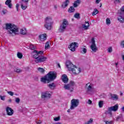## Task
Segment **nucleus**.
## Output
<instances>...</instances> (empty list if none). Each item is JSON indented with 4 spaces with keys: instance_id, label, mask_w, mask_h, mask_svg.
Listing matches in <instances>:
<instances>
[{
    "instance_id": "nucleus-1",
    "label": "nucleus",
    "mask_w": 124,
    "mask_h": 124,
    "mask_svg": "<svg viewBox=\"0 0 124 124\" xmlns=\"http://www.w3.org/2000/svg\"><path fill=\"white\" fill-rule=\"evenodd\" d=\"M57 73L54 71H50L44 77L41 78V81L44 84L49 83L54 81L57 78Z\"/></svg>"
},
{
    "instance_id": "nucleus-2",
    "label": "nucleus",
    "mask_w": 124,
    "mask_h": 124,
    "mask_svg": "<svg viewBox=\"0 0 124 124\" xmlns=\"http://www.w3.org/2000/svg\"><path fill=\"white\" fill-rule=\"evenodd\" d=\"M5 30L8 31V33L9 34H12V33H14V34L16 35L17 34V32L19 31V29H18L17 26L11 23L5 24Z\"/></svg>"
},
{
    "instance_id": "nucleus-3",
    "label": "nucleus",
    "mask_w": 124,
    "mask_h": 124,
    "mask_svg": "<svg viewBox=\"0 0 124 124\" xmlns=\"http://www.w3.org/2000/svg\"><path fill=\"white\" fill-rule=\"evenodd\" d=\"M75 85V82L74 81H71L69 84H65L64 85V88L65 90H68L70 91L71 93L73 92L74 90V85Z\"/></svg>"
},
{
    "instance_id": "nucleus-4",
    "label": "nucleus",
    "mask_w": 124,
    "mask_h": 124,
    "mask_svg": "<svg viewBox=\"0 0 124 124\" xmlns=\"http://www.w3.org/2000/svg\"><path fill=\"white\" fill-rule=\"evenodd\" d=\"M79 102L80 100H79V99H73L71 101V110H74L76 107H78V105H79Z\"/></svg>"
},
{
    "instance_id": "nucleus-5",
    "label": "nucleus",
    "mask_w": 124,
    "mask_h": 124,
    "mask_svg": "<svg viewBox=\"0 0 124 124\" xmlns=\"http://www.w3.org/2000/svg\"><path fill=\"white\" fill-rule=\"evenodd\" d=\"M46 30H50L52 28V18L47 17L46 18V24L45 25Z\"/></svg>"
},
{
    "instance_id": "nucleus-6",
    "label": "nucleus",
    "mask_w": 124,
    "mask_h": 124,
    "mask_svg": "<svg viewBox=\"0 0 124 124\" xmlns=\"http://www.w3.org/2000/svg\"><path fill=\"white\" fill-rule=\"evenodd\" d=\"M68 25V22L66 19H64L63 21L62 24L60 26L58 31L59 32H64L66 29L67 26Z\"/></svg>"
},
{
    "instance_id": "nucleus-7",
    "label": "nucleus",
    "mask_w": 124,
    "mask_h": 124,
    "mask_svg": "<svg viewBox=\"0 0 124 124\" xmlns=\"http://www.w3.org/2000/svg\"><path fill=\"white\" fill-rule=\"evenodd\" d=\"M52 95L50 93V91H46L45 92H43L41 93V97L42 99L43 100H45V99H49V98H51Z\"/></svg>"
},
{
    "instance_id": "nucleus-8",
    "label": "nucleus",
    "mask_w": 124,
    "mask_h": 124,
    "mask_svg": "<svg viewBox=\"0 0 124 124\" xmlns=\"http://www.w3.org/2000/svg\"><path fill=\"white\" fill-rule=\"evenodd\" d=\"M66 66L68 68L69 71H73L74 67H75V65H73L72 62L69 61L66 62Z\"/></svg>"
},
{
    "instance_id": "nucleus-9",
    "label": "nucleus",
    "mask_w": 124,
    "mask_h": 124,
    "mask_svg": "<svg viewBox=\"0 0 124 124\" xmlns=\"http://www.w3.org/2000/svg\"><path fill=\"white\" fill-rule=\"evenodd\" d=\"M28 2H29V0H21V8L23 10H26L28 8Z\"/></svg>"
},
{
    "instance_id": "nucleus-10",
    "label": "nucleus",
    "mask_w": 124,
    "mask_h": 124,
    "mask_svg": "<svg viewBox=\"0 0 124 124\" xmlns=\"http://www.w3.org/2000/svg\"><path fill=\"white\" fill-rule=\"evenodd\" d=\"M92 44L91 46V48L92 49L93 52H96L97 51V47H96V45H95V41L94 38H93L92 39Z\"/></svg>"
},
{
    "instance_id": "nucleus-11",
    "label": "nucleus",
    "mask_w": 124,
    "mask_h": 124,
    "mask_svg": "<svg viewBox=\"0 0 124 124\" xmlns=\"http://www.w3.org/2000/svg\"><path fill=\"white\" fill-rule=\"evenodd\" d=\"M78 47V43L76 42H73L71 44L70 47H69L70 50L72 52H75L76 50V48Z\"/></svg>"
},
{
    "instance_id": "nucleus-12",
    "label": "nucleus",
    "mask_w": 124,
    "mask_h": 124,
    "mask_svg": "<svg viewBox=\"0 0 124 124\" xmlns=\"http://www.w3.org/2000/svg\"><path fill=\"white\" fill-rule=\"evenodd\" d=\"M47 58L45 57L44 56L40 55L38 59L35 60V62L38 63V62H46Z\"/></svg>"
},
{
    "instance_id": "nucleus-13",
    "label": "nucleus",
    "mask_w": 124,
    "mask_h": 124,
    "mask_svg": "<svg viewBox=\"0 0 124 124\" xmlns=\"http://www.w3.org/2000/svg\"><path fill=\"white\" fill-rule=\"evenodd\" d=\"M6 111L7 115H8V116H12V115L14 114V110H13V109H12L11 108H10L9 107H7L6 108Z\"/></svg>"
},
{
    "instance_id": "nucleus-14",
    "label": "nucleus",
    "mask_w": 124,
    "mask_h": 124,
    "mask_svg": "<svg viewBox=\"0 0 124 124\" xmlns=\"http://www.w3.org/2000/svg\"><path fill=\"white\" fill-rule=\"evenodd\" d=\"M85 89H86L87 92H93V84L91 83H88L86 85Z\"/></svg>"
},
{
    "instance_id": "nucleus-15",
    "label": "nucleus",
    "mask_w": 124,
    "mask_h": 124,
    "mask_svg": "<svg viewBox=\"0 0 124 124\" xmlns=\"http://www.w3.org/2000/svg\"><path fill=\"white\" fill-rule=\"evenodd\" d=\"M119 109V105L116 104L114 106L110 107L108 108V111H118V109Z\"/></svg>"
},
{
    "instance_id": "nucleus-16",
    "label": "nucleus",
    "mask_w": 124,
    "mask_h": 124,
    "mask_svg": "<svg viewBox=\"0 0 124 124\" xmlns=\"http://www.w3.org/2000/svg\"><path fill=\"white\" fill-rule=\"evenodd\" d=\"M74 73V74H79L81 72V68H77L76 66L73 68V71H71Z\"/></svg>"
},
{
    "instance_id": "nucleus-17",
    "label": "nucleus",
    "mask_w": 124,
    "mask_h": 124,
    "mask_svg": "<svg viewBox=\"0 0 124 124\" xmlns=\"http://www.w3.org/2000/svg\"><path fill=\"white\" fill-rule=\"evenodd\" d=\"M40 57V55L38 54V51L36 50H34L33 51V58L36 60H38L39 58Z\"/></svg>"
},
{
    "instance_id": "nucleus-18",
    "label": "nucleus",
    "mask_w": 124,
    "mask_h": 124,
    "mask_svg": "<svg viewBox=\"0 0 124 124\" xmlns=\"http://www.w3.org/2000/svg\"><path fill=\"white\" fill-rule=\"evenodd\" d=\"M62 82H63V83L65 84H67V83L68 82V78L66 75H63L62 76Z\"/></svg>"
},
{
    "instance_id": "nucleus-19",
    "label": "nucleus",
    "mask_w": 124,
    "mask_h": 124,
    "mask_svg": "<svg viewBox=\"0 0 124 124\" xmlns=\"http://www.w3.org/2000/svg\"><path fill=\"white\" fill-rule=\"evenodd\" d=\"M124 15H122L121 14L119 15V17L117 18L118 21L121 23V24H124Z\"/></svg>"
},
{
    "instance_id": "nucleus-20",
    "label": "nucleus",
    "mask_w": 124,
    "mask_h": 124,
    "mask_svg": "<svg viewBox=\"0 0 124 124\" xmlns=\"http://www.w3.org/2000/svg\"><path fill=\"white\" fill-rule=\"evenodd\" d=\"M39 38L41 41H45V40L47 39V35L46 34H40L39 35Z\"/></svg>"
},
{
    "instance_id": "nucleus-21",
    "label": "nucleus",
    "mask_w": 124,
    "mask_h": 124,
    "mask_svg": "<svg viewBox=\"0 0 124 124\" xmlns=\"http://www.w3.org/2000/svg\"><path fill=\"white\" fill-rule=\"evenodd\" d=\"M85 24H87V25L86 24H82V28L85 30H89V27H90V23H89V21H86Z\"/></svg>"
},
{
    "instance_id": "nucleus-22",
    "label": "nucleus",
    "mask_w": 124,
    "mask_h": 124,
    "mask_svg": "<svg viewBox=\"0 0 124 124\" xmlns=\"http://www.w3.org/2000/svg\"><path fill=\"white\" fill-rule=\"evenodd\" d=\"M68 4H69V0H65V1L62 5V7L63 8H65V7H67V6H68Z\"/></svg>"
},
{
    "instance_id": "nucleus-23",
    "label": "nucleus",
    "mask_w": 124,
    "mask_h": 124,
    "mask_svg": "<svg viewBox=\"0 0 124 124\" xmlns=\"http://www.w3.org/2000/svg\"><path fill=\"white\" fill-rule=\"evenodd\" d=\"M80 2H81V0H77L76 1H75L74 3H73V7L75 8L78 7V5H79Z\"/></svg>"
},
{
    "instance_id": "nucleus-24",
    "label": "nucleus",
    "mask_w": 124,
    "mask_h": 124,
    "mask_svg": "<svg viewBox=\"0 0 124 124\" xmlns=\"http://www.w3.org/2000/svg\"><path fill=\"white\" fill-rule=\"evenodd\" d=\"M110 96L111 97V99H113V100H118V99H119V97H118V95L115 94H112L111 93H110Z\"/></svg>"
},
{
    "instance_id": "nucleus-25",
    "label": "nucleus",
    "mask_w": 124,
    "mask_h": 124,
    "mask_svg": "<svg viewBox=\"0 0 124 124\" xmlns=\"http://www.w3.org/2000/svg\"><path fill=\"white\" fill-rule=\"evenodd\" d=\"M47 87L49 88L51 90H55V88H56V84L54 83H51L47 85Z\"/></svg>"
},
{
    "instance_id": "nucleus-26",
    "label": "nucleus",
    "mask_w": 124,
    "mask_h": 124,
    "mask_svg": "<svg viewBox=\"0 0 124 124\" xmlns=\"http://www.w3.org/2000/svg\"><path fill=\"white\" fill-rule=\"evenodd\" d=\"M5 4L8 5L9 8H12V4H11V0H6Z\"/></svg>"
},
{
    "instance_id": "nucleus-27",
    "label": "nucleus",
    "mask_w": 124,
    "mask_h": 124,
    "mask_svg": "<svg viewBox=\"0 0 124 124\" xmlns=\"http://www.w3.org/2000/svg\"><path fill=\"white\" fill-rule=\"evenodd\" d=\"M81 50V53L83 54H86L87 53V47L86 46H83L80 48Z\"/></svg>"
},
{
    "instance_id": "nucleus-28",
    "label": "nucleus",
    "mask_w": 124,
    "mask_h": 124,
    "mask_svg": "<svg viewBox=\"0 0 124 124\" xmlns=\"http://www.w3.org/2000/svg\"><path fill=\"white\" fill-rule=\"evenodd\" d=\"M68 11L69 12V13H73V12H75V9L73 6H70L68 9Z\"/></svg>"
},
{
    "instance_id": "nucleus-29",
    "label": "nucleus",
    "mask_w": 124,
    "mask_h": 124,
    "mask_svg": "<svg viewBox=\"0 0 124 124\" xmlns=\"http://www.w3.org/2000/svg\"><path fill=\"white\" fill-rule=\"evenodd\" d=\"M20 34H22L23 35L27 34V30H26V29H21L20 30Z\"/></svg>"
},
{
    "instance_id": "nucleus-30",
    "label": "nucleus",
    "mask_w": 124,
    "mask_h": 124,
    "mask_svg": "<svg viewBox=\"0 0 124 124\" xmlns=\"http://www.w3.org/2000/svg\"><path fill=\"white\" fill-rule=\"evenodd\" d=\"M37 70L41 72V73H44L45 72V70L43 68L38 67Z\"/></svg>"
},
{
    "instance_id": "nucleus-31",
    "label": "nucleus",
    "mask_w": 124,
    "mask_h": 124,
    "mask_svg": "<svg viewBox=\"0 0 124 124\" xmlns=\"http://www.w3.org/2000/svg\"><path fill=\"white\" fill-rule=\"evenodd\" d=\"M103 102L104 101L102 100H101L99 102L98 105L99 108H102V107H103Z\"/></svg>"
},
{
    "instance_id": "nucleus-32",
    "label": "nucleus",
    "mask_w": 124,
    "mask_h": 124,
    "mask_svg": "<svg viewBox=\"0 0 124 124\" xmlns=\"http://www.w3.org/2000/svg\"><path fill=\"white\" fill-rule=\"evenodd\" d=\"M17 57L18 59H22L23 58V54L21 52H17Z\"/></svg>"
},
{
    "instance_id": "nucleus-33",
    "label": "nucleus",
    "mask_w": 124,
    "mask_h": 124,
    "mask_svg": "<svg viewBox=\"0 0 124 124\" xmlns=\"http://www.w3.org/2000/svg\"><path fill=\"white\" fill-rule=\"evenodd\" d=\"M120 15H124V6H122L121 8Z\"/></svg>"
},
{
    "instance_id": "nucleus-34",
    "label": "nucleus",
    "mask_w": 124,
    "mask_h": 124,
    "mask_svg": "<svg viewBox=\"0 0 124 124\" xmlns=\"http://www.w3.org/2000/svg\"><path fill=\"white\" fill-rule=\"evenodd\" d=\"M98 13V11L96 9H94L93 12L92 13L93 16H94V15H96Z\"/></svg>"
},
{
    "instance_id": "nucleus-35",
    "label": "nucleus",
    "mask_w": 124,
    "mask_h": 124,
    "mask_svg": "<svg viewBox=\"0 0 124 124\" xmlns=\"http://www.w3.org/2000/svg\"><path fill=\"white\" fill-rule=\"evenodd\" d=\"M106 23H107V25L108 26H109V25H110V24H111V20H110V18H107L106 19Z\"/></svg>"
},
{
    "instance_id": "nucleus-36",
    "label": "nucleus",
    "mask_w": 124,
    "mask_h": 124,
    "mask_svg": "<svg viewBox=\"0 0 124 124\" xmlns=\"http://www.w3.org/2000/svg\"><path fill=\"white\" fill-rule=\"evenodd\" d=\"M29 49L31 50H34V49H35V46H34L33 45L31 44L29 46Z\"/></svg>"
},
{
    "instance_id": "nucleus-37",
    "label": "nucleus",
    "mask_w": 124,
    "mask_h": 124,
    "mask_svg": "<svg viewBox=\"0 0 124 124\" xmlns=\"http://www.w3.org/2000/svg\"><path fill=\"white\" fill-rule=\"evenodd\" d=\"M74 17L77 19H79V18H80V14L76 13L75 15H74Z\"/></svg>"
},
{
    "instance_id": "nucleus-38",
    "label": "nucleus",
    "mask_w": 124,
    "mask_h": 124,
    "mask_svg": "<svg viewBox=\"0 0 124 124\" xmlns=\"http://www.w3.org/2000/svg\"><path fill=\"white\" fill-rule=\"evenodd\" d=\"M7 93L11 96H13V95H14V93L12 92V91H7Z\"/></svg>"
},
{
    "instance_id": "nucleus-39",
    "label": "nucleus",
    "mask_w": 124,
    "mask_h": 124,
    "mask_svg": "<svg viewBox=\"0 0 124 124\" xmlns=\"http://www.w3.org/2000/svg\"><path fill=\"white\" fill-rule=\"evenodd\" d=\"M105 122L106 123V124H113V121H105Z\"/></svg>"
},
{
    "instance_id": "nucleus-40",
    "label": "nucleus",
    "mask_w": 124,
    "mask_h": 124,
    "mask_svg": "<svg viewBox=\"0 0 124 124\" xmlns=\"http://www.w3.org/2000/svg\"><path fill=\"white\" fill-rule=\"evenodd\" d=\"M5 95H3V96H2V95H0V98L1 99V100H3V101H4V100H5Z\"/></svg>"
},
{
    "instance_id": "nucleus-41",
    "label": "nucleus",
    "mask_w": 124,
    "mask_h": 124,
    "mask_svg": "<svg viewBox=\"0 0 124 124\" xmlns=\"http://www.w3.org/2000/svg\"><path fill=\"white\" fill-rule=\"evenodd\" d=\"M15 71L17 73H20V72H21L22 70L20 69H15Z\"/></svg>"
},
{
    "instance_id": "nucleus-42",
    "label": "nucleus",
    "mask_w": 124,
    "mask_h": 124,
    "mask_svg": "<svg viewBox=\"0 0 124 124\" xmlns=\"http://www.w3.org/2000/svg\"><path fill=\"white\" fill-rule=\"evenodd\" d=\"M61 119V118L60 117V116L57 117H55L54 118V120L55 122H58V121H60V120Z\"/></svg>"
},
{
    "instance_id": "nucleus-43",
    "label": "nucleus",
    "mask_w": 124,
    "mask_h": 124,
    "mask_svg": "<svg viewBox=\"0 0 124 124\" xmlns=\"http://www.w3.org/2000/svg\"><path fill=\"white\" fill-rule=\"evenodd\" d=\"M16 103H20V98L19 97L16 98Z\"/></svg>"
},
{
    "instance_id": "nucleus-44",
    "label": "nucleus",
    "mask_w": 124,
    "mask_h": 124,
    "mask_svg": "<svg viewBox=\"0 0 124 124\" xmlns=\"http://www.w3.org/2000/svg\"><path fill=\"white\" fill-rule=\"evenodd\" d=\"M49 48V42H47L46 43L45 49H48Z\"/></svg>"
},
{
    "instance_id": "nucleus-45",
    "label": "nucleus",
    "mask_w": 124,
    "mask_h": 124,
    "mask_svg": "<svg viewBox=\"0 0 124 124\" xmlns=\"http://www.w3.org/2000/svg\"><path fill=\"white\" fill-rule=\"evenodd\" d=\"M2 13L3 14V15H5L6 13H7V10L4 9L2 11Z\"/></svg>"
},
{
    "instance_id": "nucleus-46",
    "label": "nucleus",
    "mask_w": 124,
    "mask_h": 124,
    "mask_svg": "<svg viewBox=\"0 0 124 124\" xmlns=\"http://www.w3.org/2000/svg\"><path fill=\"white\" fill-rule=\"evenodd\" d=\"M120 46L122 48H124V41H122L120 44Z\"/></svg>"
},
{
    "instance_id": "nucleus-47",
    "label": "nucleus",
    "mask_w": 124,
    "mask_h": 124,
    "mask_svg": "<svg viewBox=\"0 0 124 124\" xmlns=\"http://www.w3.org/2000/svg\"><path fill=\"white\" fill-rule=\"evenodd\" d=\"M87 124H92L93 123V118H91L89 121H88L87 122H86Z\"/></svg>"
},
{
    "instance_id": "nucleus-48",
    "label": "nucleus",
    "mask_w": 124,
    "mask_h": 124,
    "mask_svg": "<svg viewBox=\"0 0 124 124\" xmlns=\"http://www.w3.org/2000/svg\"><path fill=\"white\" fill-rule=\"evenodd\" d=\"M112 110H109V108H108V111L107 112L108 114V115H110V116H112Z\"/></svg>"
},
{
    "instance_id": "nucleus-49",
    "label": "nucleus",
    "mask_w": 124,
    "mask_h": 124,
    "mask_svg": "<svg viewBox=\"0 0 124 124\" xmlns=\"http://www.w3.org/2000/svg\"><path fill=\"white\" fill-rule=\"evenodd\" d=\"M19 6H20V5H19L18 3H17L16 5V9L17 11H19Z\"/></svg>"
},
{
    "instance_id": "nucleus-50",
    "label": "nucleus",
    "mask_w": 124,
    "mask_h": 124,
    "mask_svg": "<svg viewBox=\"0 0 124 124\" xmlns=\"http://www.w3.org/2000/svg\"><path fill=\"white\" fill-rule=\"evenodd\" d=\"M44 52L42 51H40L38 52V54L39 55V56H41V55H42V54H43Z\"/></svg>"
},
{
    "instance_id": "nucleus-51",
    "label": "nucleus",
    "mask_w": 124,
    "mask_h": 124,
    "mask_svg": "<svg viewBox=\"0 0 124 124\" xmlns=\"http://www.w3.org/2000/svg\"><path fill=\"white\" fill-rule=\"evenodd\" d=\"M88 103V104L91 105V104H92V103H93V102L90 99H89Z\"/></svg>"
},
{
    "instance_id": "nucleus-52",
    "label": "nucleus",
    "mask_w": 124,
    "mask_h": 124,
    "mask_svg": "<svg viewBox=\"0 0 124 124\" xmlns=\"http://www.w3.org/2000/svg\"><path fill=\"white\" fill-rule=\"evenodd\" d=\"M108 53H111V52H112V47H109L108 48Z\"/></svg>"
},
{
    "instance_id": "nucleus-53",
    "label": "nucleus",
    "mask_w": 124,
    "mask_h": 124,
    "mask_svg": "<svg viewBox=\"0 0 124 124\" xmlns=\"http://www.w3.org/2000/svg\"><path fill=\"white\" fill-rule=\"evenodd\" d=\"M100 0H96L95 3H96V4H98V3H99V2H100Z\"/></svg>"
},
{
    "instance_id": "nucleus-54",
    "label": "nucleus",
    "mask_w": 124,
    "mask_h": 124,
    "mask_svg": "<svg viewBox=\"0 0 124 124\" xmlns=\"http://www.w3.org/2000/svg\"><path fill=\"white\" fill-rule=\"evenodd\" d=\"M121 119V116H118L117 117L116 121H119Z\"/></svg>"
},
{
    "instance_id": "nucleus-55",
    "label": "nucleus",
    "mask_w": 124,
    "mask_h": 124,
    "mask_svg": "<svg viewBox=\"0 0 124 124\" xmlns=\"http://www.w3.org/2000/svg\"><path fill=\"white\" fill-rule=\"evenodd\" d=\"M8 102H9L10 103H11V102H12V100H11V99H9L8 100Z\"/></svg>"
},
{
    "instance_id": "nucleus-56",
    "label": "nucleus",
    "mask_w": 124,
    "mask_h": 124,
    "mask_svg": "<svg viewBox=\"0 0 124 124\" xmlns=\"http://www.w3.org/2000/svg\"><path fill=\"white\" fill-rule=\"evenodd\" d=\"M42 122L41 121V120H39V122H37V124H41Z\"/></svg>"
},
{
    "instance_id": "nucleus-57",
    "label": "nucleus",
    "mask_w": 124,
    "mask_h": 124,
    "mask_svg": "<svg viewBox=\"0 0 124 124\" xmlns=\"http://www.w3.org/2000/svg\"><path fill=\"white\" fill-rule=\"evenodd\" d=\"M116 0V1L118 2L119 3H120L121 2V0Z\"/></svg>"
},
{
    "instance_id": "nucleus-58",
    "label": "nucleus",
    "mask_w": 124,
    "mask_h": 124,
    "mask_svg": "<svg viewBox=\"0 0 124 124\" xmlns=\"http://www.w3.org/2000/svg\"><path fill=\"white\" fill-rule=\"evenodd\" d=\"M57 65H58V67H59V68H61V65L59 63H58Z\"/></svg>"
},
{
    "instance_id": "nucleus-59",
    "label": "nucleus",
    "mask_w": 124,
    "mask_h": 124,
    "mask_svg": "<svg viewBox=\"0 0 124 124\" xmlns=\"http://www.w3.org/2000/svg\"><path fill=\"white\" fill-rule=\"evenodd\" d=\"M121 110L124 112V107H123V108H121Z\"/></svg>"
},
{
    "instance_id": "nucleus-60",
    "label": "nucleus",
    "mask_w": 124,
    "mask_h": 124,
    "mask_svg": "<svg viewBox=\"0 0 124 124\" xmlns=\"http://www.w3.org/2000/svg\"><path fill=\"white\" fill-rule=\"evenodd\" d=\"M54 8L55 9L57 10V8H58V7L57 6V5H54Z\"/></svg>"
},
{
    "instance_id": "nucleus-61",
    "label": "nucleus",
    "mask_w": 124,
    "mask_h": 124,
    "mask_svg": "<svg viewBox=\"0 0 124 124\" xmlns=\"http://www.w3.org/2000/svg\"><path fill=\"white\" fill-rule=\"evenodd\" d=\"M70 110H71V109H70H70L67 110L68 113H69L70 112Z\"/></svg>"
},
{
    "instance_id": "nucleus-62",
    "label": "nucleus",
    "mask_w": 124,
    "mask_h": 124,
    "mask_svg": "<svg viewBox=\"0 0 124 124\" xmlns=\"http://www.w3.org/2000/svg\"><path fill=\"white\" fill-rule=\"evenodd\" d=\"M55 124H62V123H60V122L56 123H55Z\"/></svg>"
},
{
    "instance_id": "nucleus-63",
    "label": "nucleus",
    "mask_w": 124,
    "mask_h": 124,
    "mask_svg": "<svg viewBox=\"0 0 124 124\" xmlns=\"http://www.w3.org/2000/svg\"><path fill=\"white\" fill-rule=\"evenodd\" d=\"M123 93H120V95H123Z\"/></svg>"
},
{
    "instance_id": "nucleus-64",
    "label": "nucleus",
    "mask_w": 124,
    "mask_h": 124,
    "mask_svg": "<svg viewBox=\"0 0 124 124\" xmlns=\"http://www.w3.org/2000/svg\"><path fill=\"white\" fill-rule=\"evenodd\" d=\"M85 124H89V123H87V122L85 123Z\"/></svg>"
}]
</instances>
